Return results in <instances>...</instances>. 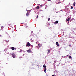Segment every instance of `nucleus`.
Here are the masks:
<instances>
[{
    "instance_id": "nucleus-13",
    "label": "nucleus",
    "mask_w": 76,
    "mask_h": 76,
    "mask_svg": "<svg viewBox=\"0 0 76 76\" xmlns=\"http://www.w3.org/2000/svg\"><path fill=\"white\" fill-rule=\"evenodd\" d=\"M68 57H69V59H70V58H72V57H71V56H69Z\"/></svg>"
},
{
    "instance_id": "nucleus-26",
    "label": "nucleus",
    "mask_w": 76,
    "mask_h": 76,
    "mask_svg": "<svg viewBox=\"0 0 76 76\" xmlns=\"http://www.w3.org/2000/svg\"><path fill=\"white\" fill-rule=\"evenodd\" d=\"M0 37H1V35H0Z\"/></svg>"
},
{
    "instance_id": "nucleus-7",
    "label": "nucleus",
    "mask_w": 76,
    "mask_h": 76,
    "mask_svg": "<svg viewBox=\"0 0 76 76\" xmlns=\"http://www.w3.org/2000/svg\"><path fill=\"white\" fill-rule=\"evenodd\" d=\"M27 53H31V50L30 49L28 50H27Z\"/></svg>"
},
{
    "instance_id": "nucleus-14",
    "label": "nucleus",
    "mask_w": 76,
    "mask_h": 76,
    "mask_svg": "<svg viewBox=\"0 0 76 76\" xmlns=\"http://www.w3.org/2000/svg\"><path fill=\"white\" fill-rule=\"evenodd\" d=\"M71 9H73V6H71L70 7Z\"/></svg>"
},
{
    "instance_id": "nucleus-19",
    "label": "nucleus",
    "mask_w": 76,
    "mask_h": 76,
    "mask_svg": "<svg viewBox=\"0 0 76 76\" xmlns=\"http://www.w3.org/2000/svg\"><path fill=\"white\" fill-rule=\"evenodd\" d=\"M1 28L2 29H3V27H1Z\"/></svg>"
},
{
    "instance_id": "nucleus-12",
    "label": "nucleus",
    "mask_w": 76,
    "mask_h": 76,
    "mask_svg": "<svg viewBox=\"0 0 76 76\" xmlns=\"http://www.w3.org/2000/svg\"><path fill=\"white\" fill-rule=\"evenodd\" d=\"M75 4L76 3H75V2H74L73 4V6H75Z\"/></svg>"
},
{
    "instance_id": "nucleus-2",
    "label": "nucleus",
    "mask_w": 76,
    "mask_h": 76,
    "mask_svg": "<svg viewBox=\"0 0 76 76\" xmlns=\"http://www.w3.org/2000/svg\"><path fill=\"white\" fill-rule=\"evenodd\" d=\"M12 55L13 58H15L16 56L15 55V54H14V53L12 54Z\"/></svg>"
},
{
    "instance_id": "nucleus-23",
    "label": "nucleus",
    "mask_w": 76,
    "mask_h": 76,
    "mask_svg": "<svg viewBox=\"0 0 76 76\" xmlns=\"http://www.w3.org/2000/svg\"><path fill=\"white\" fill-rule=\"evenodd\" d=\"M66 56L67 57V56H68V55H66Z\"/></svg>"
},
{
    "instance_id": "nucleus-5",
    "label": "nucleus",
    "mask_w": 76,
    "mask_h": 76,
    "mask_svg": "<svg viewBox=\"0 0 76 76\" xmlns=\"http://www.w3.org/2000/svg\"><path fill=\"white\" fill-rule=\"evenodd\" d=\"M56 44L58 47H59V46H60V45H59V44H58V42H56Z\"/></svg>"
},
{
    "instance_id": "nucleus-1",
    "label": "nucleus",
    "mask_w": 76,
    "mask_h": 76,
    "mask_svg": "<svg viewBox=\"0 0 76 76\" xmlns=\"http://www.w3.org/2000/svg\"><path fill=\"white\" fill-rule=\"evenodd\" d=\"M26 47H30V43L28 42H27L26 43Z\"/></svg>"
},
{
    "instance_id": "nucleus-3",
    "label": "nucleus",
    "mask_w": 76,
    "mask_h": 76,
    "mask_svg": "<svg viewBox=\"0 0 76 76\" xmlns=\"http://www.w3.org/2000/svg\"><path fill=\"white\" fill-rule=\"evenodd\" d=\"M70 18L69 17L68 18L67 20V21H66V22L67 21L68 23H69L70 22Z\"/></svg>"
},
{
    "instance_id": "nucleus-22",
    "label": "nucleus",
    "mask_w": 76,
    "mask_h": 76,
    "mask_svg": "<svg viewBox=\"0 0 76 76\" xmlns=\"http://www.w3.org/2000/svg\"><path fill=\"white\" fill-rule=\"evenodd\" d=\"M38 18V15H37V18Z\"/></svg>"
},
{
    "instance_id": "nucleus-24",
    "label": "nucleus",
    "mask_w": 76,
    "mask_h": 76,
    "mask_svg": "<svg viewBox=\"0 0 76 76\" xmlns=\"http://www.w3.org/2000/svg\"><path fill=\"white\" fill-rule=\"evenodd\" d=\"M51 0H48V1H51Z\"/></svg>"
},
{
    "instance_id": "nucleus-6",
    "label": "nucleus",
    "mask_w": 76,
    "mask_h": 76,
    "mask_svg": "<svg viewBox=\"0 0 76 76\" xmlns=\"http://www.w3.org/2000/svg\"><path fill=\"white\" fill-rule=\"evenodd\" d=\"M44 67V72H46V67Z\"/></svg>"
},
{
    "instance_id": "nucleus-18",
    "label": "nucleus",
    "mask_w": 76,
    "mask_h": 76,
    "mask_svg": "<svg viewBox=\"0 0 76 76\" xmlns=\"http://www.w3.org/2000/svg\"><path fill=\"white\" fill-rule=\"evenodd\" d=\"M43 67H46V66L45 64L43 65Z\"/></svg>"
},
{
    "instance_id": "nucleus-25",
    "label": "nucleus",
    "mask_w": 76,
    "mask_h": 76,
    "mask_svg": "<svg viewBox=\"0 0 76 76\" xmlns=\"http://www.w3.org/2000/svg\"><path fill=\"white\" fill-rule=\"evenodd\" d=\"M52 76H54V75H52Z\"/></svg>"
},
{
    "instance_id": "nucleus-4",
    "label": "nucleus",
    "mask_w": 76,
    "mask_h": 76,
    "mask_svg": "<svg viewBox=\"0 0 76 76\" xmlns=\"http://www.w3.org/2000/svg\"><path fill=\"white\" fill-rule=\"evenodd\" d=\"M58 23V21H56L54 22V24L55 25H57V23Z\"/></svg>"
},
{
    "instance_id": "nucleus-16",
    "label": "nucleus",
    "mask_w": 76,
    "mask_h": 76,
    "mask_svg": "<svg viewBox=\"0 0 76 76\" xmlns=\"http://www.w3.org/2000/svg\"><path fill=\"white\" fill-rule=\"evenodd\" d=\"M20 51L21 53H22V50L21 49H20Z\"/></svg>"
},
{
    "instance_id": "nucleus-10",
    "label": "nucleus",
    "mask_w": 76,
    "mask_h": 76,
    "mask_svg": "<svg viewBox=\"0 0 76 76\" xmlns=\"http://www.w3.org/2000/svg\"><path fill=\"white\" fill-rule=\"evenodd\" d=\"M29 12H27L26 16H29Z\"/></svg>"
},
{
    "instance_id": "nucleus-20",
    "label": "nucleus",
    "mask_w": 76,
    "mask_h": 76,
    "mask_svg": "<svg viewBox=\"0 0 76 76\" xmlns=\"http://www.w3.org/2000/svg\"><path fill=\"white\" fill-rule=\"evenodd\" d=\"M58 3H59V4L61 3V2H58Z\"/></svg>"
},
{
    "instance_id": "nucleus-9",
    "label": "nucleus",
    "mask_w": 76,
    "mask_h": 76,
    "mask_svg": "<svg viewBox=\"0 0 76 76\" xmlns=\"http://www.w3.org/2000/svg\"><path fill=\"white\" fill-rule=\"evenodd\" d=\"M36 9L37 10H39V7L37 6L36 7Z\"/></svg>"
},
{
    "instance_id": "nucleus-15",
    "label": "nucleus",
    "mask_w": 76,
    "mask_h": 76,
    "mask_svg": "<svg viewBox=\"0 0 76 76\" xmlns=\"http://www.w3.org/2000/svg\"><path fill=\"white\" fill-rule=\"evenodd\" d=\"M48 21L50 20V18H48Z\"/></svg>"
},
{
    "instance_id": "nucleus-11",
    "label": "nucleus",
    "mask_w": 76,
    "mask_h": 76,
    "mask_svg": "<svg viewBox=\"0 0 76 76\" xmlns=\"http://www.w3.org/2000/svg\"><path fill=\"white\" fill-rule=\"evenodd\" d=\"M11 49L12 50H15V48L14 47H12L11 48Z\"/></svg>"
},
{
    "instance_id": "nucleus-21",
    "label": "nucleus",
    "mask_w": 76,
    "mask_h": 76,
    "mask_svg": "<svg viewBox=\"0 0 76 76\" xmlns=\"http://www.w3.org/2000/svg\"><path fill=\"white\" fill-rule=\"evenodd\" d=\"M41 6L42 7L43 6H42V5H41Z\"/></svg>"
},
{
    "instance_id": "nucleus-17",
    "label": "nucleus",
    "mask_w": 76,
    "mask_h": 76,
    "mask_svg": "<svg viewBox=\"0 0 76 76\" xmlns=\"http://www.w3.org/2000/svg\"><path fill=\"white\" fill-rule=\"evenodd\" d=\"M38 46H39V47H40V44H38Z\"/></svg>"
},
{
    "instance_id": "nucleus-8",
    "label": "nucleus",
    "mask_w": 76,
    "mask_h": 76,
    "mask_svg": "<svg viewBox=\"0 0 76 76\" xmlns=\"http://www.w3.org/2000/svg\"><path fill=\"white\" fill-rule=\"evenodd\" d=\"M47 51H48L47 53V54H49V53H50V50L48 49Z\"/></svg>"
}]
</instances>
